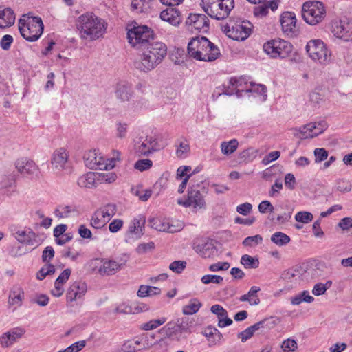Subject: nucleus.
I'll use <instances>...</instances> for the list:
<instances>
[{
  "label": "nucleus",
  "mask_w": 352,
  "mask_h": 352,
  "mask_svg": "<svg viewBox=\"0 0 352 352\" xmlns=\"http://www.w3.org/2000/svg\"><path fill=\"white\" fill-rule=\"evenodd\" d=\"M302 16L307 23L311 25H317L326 16L324 6L318 1H307L302 6Z\"/></svg>",
  "instance_id": "6e6552de"
},
{
  "label": "nucleus",
  "mask_w": 352,
  "mask_h": 352,
  "mask_svg": "<svg viewBox=\"0 0 352 352\" xmlns=\"http://www.w3.org/2000/svg\"><path fill=\"white\" fill-rule=\"evenodd\" d=\"M188 55L199 61L212 62L220 56L219 49L205 36L192 38L188 44Z\"/></svg>",
  "instance_id": "7ed1b4c3"
},
{
  "label": "nucleus",
  "mask_w": 352,
  "mask_h": 352,
  "mask_svg": "<svg viewBox=\"0 0 352 352\" xmlns=\"http://www.w3.org/2000/svg\"><path fill=\"white\" fill-rule=\"evenodd\" d=\"M258 208V211L262 214H265L268 212H273L274 210V206L269 201H261L259 204Z\"/></svg>",
  "instance_id": "680f3d73"
},
{
  "label": "nucleus",
  "mask_w": 352,
  "mask_h": 352,
  "mask_svg": "<svg viewBox=\"0 0 352 352\" xmlns=\"http://www.w3.org/2000/svg\"><path fill=\"white\" fill-rule=\"evenodd\" d=\"M300 274L299 266H296L285 271L282 276L283 278L287 282L294 284H300L301 279Z\"/></svg>",
  "instance_id": "7c9ffc66"
},
{
  "label": "nucleus",
  "mask_w": 352,
  "mask_h": 352,
  "mask_svg": "<svg viewBox=\"0 0 352 352\" xmlns=\"http://www.w3.org/2000/svg\"><path fill=\"white\" fill-rule=\"evenodd\" d=\"M54 250L52 246H47L42 253V261L49 263L54 256Z\"/></svg>",
  "instance_id": "4d7b16f0"
},
{
  "label": "nucleus",
  "mask_w": 352,
  "mask_h": 352,
  "mask_svg": "<svg viewBox=\"0 0 352 352\" xmlns=\"http://www.w3.org/2000/svg\"><path fill=\"white\" fill-rule=\"evenodd\" d=\"M13 42V38L11 35H4L1 41L0 46L4 50H8L10 48L11 44Z\"/></svg>",
  "instance_id": "774afa93"
},
{
  "label": "nucleus",
  "mask_w": 352,
  "mask_h": 352,
  "mask_svg": "<svg viewBox=\"0 0 352 352\" xmlns=\"http://www.w3.org/2000/svg\"><path fill=\"white\" fill-rule=\"evenodd\" d=\"M107 23L92 12H86L78 16L76 26L81 38L96 40L102 37L107 30Z\"/></svg>",
  "instance_id": "f257e3e1"
},
{
  "label": "nucleus",
  "mask_w": 352,
  "mask_h": 352,
  "mask_svg": "<svg viewBox=\"0 0 352 352\" xmlns=\"http://www.w3.org/2000/svg\"><path fill=\"white\" fill-rule=\"evenodd\" d=\"M299 270L301 283L309 282L318 276V270L306 264L299 266Z\"/></svg>",
  "instance_id": "c85d7f7f"
},
{
  "label": "nucleus",
  "mask_w": 352,
  "mask_h": 352,
  "mask_svg": "<svg viewBox=\"0 0 352 352\" xmlns=\"http://www.w3.org/2000/svg\"><path fill=\"white\" fill-rule=\"evenodd\" d=\"M352 185L349 182L340 179L337 182V190L342 192H348L351 190Z\"/></svg>",
  "instance_id": "052dcab7"
},
{
  "label": "nucleus",
  "mask_w": 352,
  "mask_h": 352,
  "mask_svg": "<svg viewBox=\"0 0 352 352\" xmlns=\"http://www.w3.org/2000/svg\"><path fill=\"white\" fill-rule=\"evenodd\" d=\"M161 289L157 287L142 285L138 291V296L140 298L159 295Z\"/></svg>",
  "instance_id": "f704fd0d"
},
{
  "label": "nucleus",
  "mask_w": 352,
  "mask_h": 352,
  "mask_svg": "<svg viewBox=\"0 0 352 352\" xmlns=\"http://www.w3.org/2000/svg\"><path fill=\"white\" fill-rule=\"evenodd\" d=\"M127 38L133 47L142 50L154 42L155 34L146 25H133L128 30Z\"/></svg>",
  "instance_id": "423d86ee"
},
{
  "label": "nucleus",
  "mask_w": 352,
  "mask_h": 352,
  "mask_svg": "<svg viewBox=\"0 0 352 352\" xmlns=\"http://www.w3.org/2000/svg\"><path fill=\"white\" fill-rule=\"evenodd\" d=\"M192 320L188 317H182L168 322L160 329V333L180 341L192 333Z\"/></svg>",
  "instance_id": "20e7f679"
},
{
  "label": "nucleus",
  "mask_w": 352,
  "mask_h": 352,
  "mask_svg": "<svg viewBox=\"0 0 352 352\" xmlns=\"http://www.w3.org/2000/svg\"><path fill=\"white\" fill-rule=\"evenodd\" d=\"M15 167L19 173L26 177H37L39 171L36 163L28 158L18 159L15 162Z\"/></svg>",
  "instance_id": "2eb2a0df"
},
{
  "label": "nucleus",
  "mask_w": 352,
  "mask_h": 352,
  "mask_svg": "<svg viewBox=\"0 0 352 352\" xmlns=\"http://www.w3.org/2000/svg\"><path fill=\"white\" fill-rule=\"evenodd\" d=\"M121 265L115 261L105 260L102 261V265L100 267L98 272L102 276H109L114 274L120 269Z\"/></svg>",
  "instance_id": "bb28decb"
},
{
  "label": "nucleus",
  "mask_w": 352,
  "mask_h": 352,
  "mask_svg": "<svg viewBox=\"0 0 352 352\" xmlns=\"http://www.w3.org/2000/svg\"><path fill=\"white\" fill-rule=\"evenodd\" d=\"M239 146L236 139H232L228 142H223L221 144V151L223 155H230L234 153Z\"/></svg>",
  "instance_id": "c9c22d12"
},
{
  "label": "nucleus",
  "mask_w": 352,
  "mask_h": 352,
  "mask_svg": "<svg viewBox=\"0 0 352 352\" xmlns=\"http://www.w3.org/2000/svg\"><path fill=\"white\" fill-rule=\"evenodd\" d=\"M15 21V14L10 8L0 10V28H6L12 25Z\"/></svg>",
  "instance_id": "cd10ccee"
},
{
  "label": "nucleus",
  "mask_w": 352,
  "mask_h": 352,
  "mask_svg": "<svg viewBox=\"0 0 352 352\" xmlns=\"http://www.w3.org/2000/svg\"><path fill=\"white\" fill-rule=\"evenodd\" d=\"M153 150V145H150L148 144V142H145L142 138H140L135 143V151L139 157L148 155L151 153Z\"/></svg>",
  "instance_id": "2f4dec72"
},
{
  "label": "nucleus",
  "mask_w": 352,
  "mask_h": 352,
  "mask_svg": "<svg viewBox=\"0 0 352 352\" xmlns=\"http://www.w3.org/2000/svg\"><path fill=\"white\" fill-rule=\"evenodd\" d=\"M262 240V236L259 234H256L255 236L246 237L243 241V245L244 246L254 247L261 243Z\"/></svg>",
  "instance_id": "8fccbe9b"
},
{
  "label": "nucleus",
  "mask_w": 352,
  "mask_h": 352,
  "mask_svg": "<svg viewBox=\"0 0 352 352\" xmlns=\"http://www.w3.org/2000/svg\"><path fill=\"white\" fill-rule=\"evenodd\" d=\"M186 24L192 32L197 30L206 32L209 29V19L203 14H190L186 21Z\"/></svg>",
  "instance_id": "4468645a"
},
{
  "label": "nucleus",
  "mask_w": 352,
  "mask_h": 352,
  "mask_svg": "<svg viewBox=\"0 0 352 352\" xmlns=\"http://www.w3.org/2000/svg\"><path fill=\"white\" fill-rule=\"evenodd\" d=\"M72 211H74L70 206H60L55 210L54 214L58 218L67 217Z\"/></svg>",
  "instance_id": "de8ad7c7"
},
{
  "label": "nucleus",
  "mask_w": 352,
  "mask_h": 352,
  "mask_svg": "<svg viewBox=\"0 0 352 352\" xmlns=\"http://www.w3.org/2000/svg\"><path fill=\"white\" fill-rule=\"evenodd\" d=\"M203 334L207 338L209 346L219 344L223 338L221 333L217 328L212 326L206 327Z\"/></svg>",
  "instance_id": "4be33fe9"
},
{
  "label": "nucleus",
  "mask_w": 352,
  "mask_h": 352,
  "mask_svg": "<svg viewBox=\"0 0 352 352\" xmlns=\"http://www.w3.org/2000/svg\"><path fill=\"white\" fill-rule=\"evenodd\" d=\"M152 165V161L148 159L139 160L135 163L134 168L140 171H144L150 169Z\"/></svg>",
  "instance_id": "c03bdc74"
},
{
  "label": "nucleus",
  "mask_w": 352,
  "mask_h": 352,
  "mask_svg": "<svg viewBox=\"0 0 352 352\" xmlns=\"http://www.w3.org/2000/svg\"><path fill=\"white\" fill-rule=\"evenodd\" d=\"M283 32L288 35L293 36L297 32L296 19L294 13L291 12H283L280 19Z\"/></svg>",
  "instance_id": "f3484780"
},
{
  "label": "nucleus",
  "mask_w": 352,
  "mask_h": 352,
  "mask_svg": "<svg viewBox=\"0 0 352 352\" xmlns=\"http://www.w3.org/2000/svg\"><path fill=\"white\" fill-rule=\"evenodd\" d=\"M230 267L228 262H218L209 266V270L212 272H217L220 270H227Z\"/></svg>",
  "instance_id": "69168bd1"
},
{
  "label": "nucleus",
  "mask_w": 352,
  "mask_h": 352,
  "mask_svg": "<svg viewBox=\"0 0 352 352\" xmlns=\"http://www.w3.org/2000/svg\"><path fill=\"white\" fill-rule=\"evenodd\" d=\"M87 289V284L85 282L76 281L69 287L67 292V300L73 302L83 296Z\"/></svg>",
  "instance_id": "a211bd4d"
},
{
  "label": "nucleus",
  "mask_w": 352,
  "mask_h": 352,
  "mask_svg": "<svg viewBox=\"0 0 352 352\" xmlns=\"http://www.w3.org/2000/svg\"><path fill=\"white\" fill-rule=\"evenodd\" d=\"M151 0H131V9L138 14L146 13L151 9Z\"/></svg>",
  "instance_id": "473e14b6"
},
{
  "label": "nucleus",
  "mask_w": 352,
  "mask_h": 352,
  "mask_svg": "<svg viewBox=\"0 0 352 352\" xmlns=\"http://www.w3.org/2000/svg\"><path fill=\"white\" fill-rule=\"evenodd\" d=\"M16 239L21 243L33 245L35 242L36 234L32 230H19L14 233Z\"/></svg>",
  "instance_id": "5701e85b"
},
{
  "label": "nucleus",
  "mask_w": 352,
  "mask_h": 352,
  "mask_svg": "<svg viewBox=\"0 0 352 352\" xmlns=\"http://www.w3.org/2000/svg\"><path fill=\"white\" fill-rule=\"evenodd\" d=\"M100 174L94 172H89L80 176L78 179V185L81 188H92L96 186L97 181H99Z\"/></svg>",
  "instance_id": "aec40b11"
},
{
  "label": "nucleus",
  "mask_w": 352,
  "mask_h": 352,
  "mask_svg": "<svg viewBox=\"0 0 352 352\" xmlns=\"http://www.w3.org/2000/svg\"><path fill=\"white\" fill-rule=\"evenodd\" d=\"M131 87L126 82H119L117 85L116 96L121 102H127L131 97Z\"/></svg>",
  "instance_id": "393cba45"
},
{
  "label": "nucleus",
  "mask_w": 352,
  "mask_h": 352,
  "mask_svg": "<svg viewBox=\"0 0 352 352\" xmlns=\"http://www.w3.org/2000/svg\"><path fill=\"white\" fill-rule=\"evenodd\" d=\"M10 337V340L13 343L17 339L20 338L25 333L24 329L21 328L13 329L6 332Z\"/></svg>",
  "instance_id": "bf43d9fd"
},
{
  "label": "nucleus",
  "mask_w": 352,
  "mask_h": 352,
  "mask_svg": "<svg viewBox=\"0 0 352 352\" xmlns=\"http://www.w3.org/2000/svg\"><path fill=\"white\" fill-rule=\"evenodd\" d=\"M201 6L211 18L223 20L234 7V0H201Z\"/></svg>",
  "instance_id": "39448f33"
},
{
  "label": "nucleus",
  "mask_w": 352,
  "mask_h": 352,
  "mask_svg": "<svg viewBox=\"0 0 352 352\" xmlns=\"http://www.w3.org/2000/svg\"><path fill=\"white\" fill-rule=\"evenodd\" d=\"M195 250L203 258H210L214 256L217 252V248L212 241H207L201 245H197L195 247Z\"/></svg>",
  "instance_id": "b1692460"
},
{
  "label": "nucleus",
  "mask_w": 352,
  "mask_h": 352,
  "mask_svg": "<svg viewBox=\"0 0 352 352\" xmlns=\"http://www.w3.org/2000/svg\"><path fill=\"white\" fill-rule=\"evenodd\" d=\"M327 128L324 121L311 122L299 128L293 129L294 135L300 139L313 138L323 133Z\"/></svg>",
  "instance_id": "f8f14e48"
},
{
  "label": "nucleus",
  "mask_w": 352,
  "mask_h": 352,
  "mask_svg": "<svg viewBox=\"0 0 352 352\" xmlns=\"http://www.w3.org/2000/svg\"><path fill=\"white\" fill-rule=\"evenodd\" d=\"M160 18L173 25H177L181 22L179 12L173 8H168L161 12Z\"/></svg>",
  "instance_id": "a878e982"
},
{
  "label": "nucleus",
  "mask_w": 352,
  "mask_h": 352,
  "mask_svg": "<svg viewBox=\"0 0 352 352\" xmlns=\"http://www.w3.org/2000/svg\"><path fill=\"white\" fill-rule=\"evenodd\" d=\"M313 218V214L309 212H298L295 216L296 221L303 223L311 222Z\"/></svg>",
  "instance_id": "09e8293b"
},
{
  "label": "nucleus",
  "mask_w": 352,
  "mask_h": 352,
  "mask_svg": "<svg viewBox=\"0 0 352 352\" xmlns=\"http://www.w3.org/2000/svg\"><path fill=\"white\" fill-rule=\"evenodd\" d=\"M271 241L278 246H283L289 243L290 237L283 232H277L271 236Z\"/></svg>",
  "instance_id": "58836bf2"
},
{
  "label": "nucleus",
  "mask_w": 352,
  "mask_h": 352,
  "mask_svg": "<svg viewBox=\"0 0 352 352\" xmlns=\"http://www.w3.org/2000/svg\"><path fill=\"white\" fill-rule=\"evenodd\" d=\"M69 154L64 148H59L54 151L52 154L51 163L53 168L58 170H63L68 161Z\"/></svg>",
  "instance_id": "6ab92c4d"
},
{
  "label": "nucleus",
  "mask_w": 352,
  "mask_h": 352,
  "mask_svg": "<svg viewBox=\"0 0 352 352\" xmlns=\"http://www.w3.org/2000/svg\"><path fill=\"white\" fill-rule=\"evenodd\" d=\"M201 307V303L197 298H193L189 304L183 307L182 312L185 315H191L197 313Z\"/></svg>",
  "instance_id": "e433bc0d"
},
{
  "label": "nucleus",
  "mask_w": 352,
  "mask_h": 352,
  "mask_svg": "<svg viewBox=\"0 0 352 352\" xmlns=\"http://www.w3.org/2000/svg\"><path fill=\"white\" fill-rule=\"evenodd\" d=\"M298 347L297 342L294 339L288 338L284 340L281 344V348L284 352L294 351Z\"/></svg>",
  "instance_id": "49530a36"
},
{
  "label": "nucleus",
  "mask_w": 352,
  "mask_h": 352,
  "mask_svg": "<svg viewBox=\"0 0 352 352\" xmlns=\"http://www.w3.org/2000/svg\"><path fill=\"white\" fill-rule=\"evenodd\" d=\"M184 228V223L182 221L168 222L166 232L175 233L182 230Z\"/></svg>",
  "instance_id": "6e6d98bb"
},
{
  "label": "nucleus",
  "mask_w": 352,
  "mask_h": 352,
  "mask_svg": "<svg viewBox=\"0 0 352 352\" xmlns=\"http://www.w3.org/2000/svg\"><path fill=\"white\" fill-rule=\"evenodd\" d=\"M314 155H315V162L320 163L328 157V151L322 148H316L314 150Z\"/></svg>",
  "instance_id": "5fc2aeb1"
},
{
  "label": "nucleus",
  "mask_w": 352,
  "mask_h": 352,
  "mask_svg": "<svg viewBox=\"0 0 352 352\" xmlns=\"http://www.w3.org/2000/svg\"><path fill=\"white\" fill-rule=\"evenodd\" d=\"M280 155V153L278 151H272L264 157L262 163L264 165H267L270 162L276 160Z\"/></svg>",
  "instance_id": "0e129e2a"
},
{
  "label": "nucleus",
  "mask_w": 352,
  "mask_h": 352,
  "mask_svg": "<svg viewBox=\"0 0 352 352\" xmlns=\"http://www.w3.org/2000/svg\"><path fill=\"white\" fill-rule=\"evenodd\" d=\"M85 344L86 342L81 340L72 344L65 349L67 352H78L85 346Z\"/></svg>",
  "instance_id": "338daca9"
},
{
  "label": "nucleus",
  "mask_w": 352,
  "mask_h": 352,
  "mask_svg": "<svg viewBox=\"0 0 352 352\" xmlns=\"http://www.w3.org/2000/svg\"><path fill=\"white\" fill-rule=\"evenodd\" d=\"M166 321V318H161L157 320H151L148 322L144 323L142 324V329L144 330H152L154 329L159 326L163 324Z\"/></svg>",
  "instance_id": "37998d69"
},
{
  "label": "nucleus",
  "mask_w": 352,
  "mask_h": 352,
  "mask_svg": "<svg viewBox=\"0 0 352 352\" xmlns=\"http://www.w3.org/2000/svg\"><path fill=\"white\" fill-rule=\"evenodd\" d=\"M223 32L230 38L236 41L246 39L251 33L250 23L245 21L227 23L223 26Z\"/></svg>",
  "instance_id": "9b49d317"
},
{
  "label": "nucleus",
  "mask_w": 352,
  "mask_h": 352,
  "mask_svg": "<svg viewBox=\"0 0 352 352\" xmlns=\"http://www.w3.org/2000/svg\"><path fill=\"white\" fill-rule=\"evenodd\" d=\"M211 311L216 314L219 320L222 318H226L228 316V312L227 311L220 305H214L210 308Z\"/></svg>",
  "instance_id": "13d9d810"
},
{
  "label": "nucleus",
  "mask_w": 352,
  "mask_h": 352,
  "mask_svg": "<svg viewBox=\"0 0 352 352\" xmlns=\"http://www.w3.org/2000/svg\"><path fill=\"white\" fill-rule=\"evenodd\" d=\"M43 23L40 17H28L21 19L19 29L21 36L28 41H35L39 38L43 32Z\"/></svg>",
  "instance_id": "0eeeda50"
},
{
  "label": "nucleus",
  "mask_w": 352,
  "mask_h": 352,
  "mask_svg": "<svg viewBox=\"0 0 352 352\" xmlns=\"http://www.w3.org/2000/svg\"><path fill=\"white\" fill-rule=\"evenodd\" d=\"M107 221L100 216V214H98V211H96L92 216L91 219V225L92 227L96 229H100L103 228Z\"/></svg>",
  "instance_id": "79ce46f5"
},
{
  "label": "nucleus",
  "mask_w": 352,
  "mask_h": 352,
  "mask_svg": "<svg viewBox=\"0 0 352 352\" xmlns=\"http://www.w3.org/2000/svg\"><path fill=\"white\" fill-rule=\"evenodd\" d=\"M309 56L321 64H327L331 60V52L321 40H311L306 45Z\"/></svg>",
  "instance_id": "9d476101"
},
{
  "label": "nucleus",
  "mask_w": 352,
  "mask_h": 352,
  "mask_svg": "<svg viewBox=\"0 0 352 352\" xmlns=\"http://www.w3.org/2000/svg\"><path fill=\"white\" fill-rule=\"evenodd\" d=\"M85 159L86 161V165L89 166L91 169H96L98 168L99 169H102V167L100 166H103L104 159L102 157H98L95 151H89L85 155Z\"/></svg>",
  "instance_id": "c756f323"
},
{
  "label": "nucleus",
  "mask_w": 352,
  "mask_h": 352,
  "mask_svg": "<svg viewBox=\"0 0 352 352\" xmlns=\"http://www.w3.org/2000/svg\"><path fill=\"white\" fill-rule=\"evenodd\" d=\"M323 101V96L319 92L313 91L309 94V102L314 105L317 106Z\"/></svg>",
  "instance_id": "e2e57ef3"
},
{
  "label": "nucleus",
  "mask_w": 352,
  "mask_h": 352,
  "mask_svg": "<svg viewBox=\"0 0 352 352\" xmlns=\"http://www.w3.org/2000/svg\"><path fill=\"white\" fill-rule=\"evenodd\" d=\"M55 267L54 265L47 263L36 274V278L38 280H43L47 275H51L55 272Z\"/></svg>",
  "instance_id": "a19ab883"
},
{
  "label": "nucleus",
  "mask_w": 352,
  "mask_h": 352,
  "mask_svg": "<svg viewBox=\"0 0 352 352\" xmlns=\"http://www.w3.org/2000/svg\"><path fill=\"white\" fill-rule=\"evenodd\" d=\"M151 227L161 232H166L168 222L160 219H153L150 221Z\"/></svg>",
  "instance_id": "3c124183"
},
{
  "label": "nucleus",
  "mask_w": 352,
  "mask_h": 352,
  "mask_svg": "<svg viewBox=\"0 0 352 352\" xmlns=\"http://www.w3.org/2000/svg\"><path fill=\"white\" fill-rule=\"evenodd\" d=\"M142 54L134 62L137 69L147 72L158 65L166 55L167 48L161 42H152L151 45L142 50Z\"/></svg>",
  "instance_id": "f03ea898"
},
{
  "label": "nucleus",
  "mask_w": 352,
  "mask_h": 352,
  "mask_svg": "<svg viewBox=\"0 0 352 352\" xmlns=\"http://www.w3.org/2000/svg\"><path fill=\"white\" fill-rule=\"evenodd\" d=\"M292 45L285 40L272 39L263 45L264 52L270 57L285 58L292 53Z\"/></svg>",
  "instance_id": "1a4fd4ad"
},
{
  "label": "nucleus",
  "mask_w": 352,
  "mask_h": 352,
  "mask_svg": "<svg viewBox=\"0 0 352 352\" xmlns=\"http://www.w3.org/2000/svg\"><path fill=\"white\" fill-rule=\"evenodd\" d=\"M223 278L219 275L208 274L201 277V280L204 284L216 283L220 284L222 283Z\"/></svg>",
  "instance_id": "a18cd8bd"
},
{
  "label": "nucleus",
  "mask_w": 352,
  "mask_h": 352,
  "mask_svg": "<svg viewBox=\"0 0 352 352\" xmlns=\"http://www.w3.org/2000/svg\"><path fill=\"white\" fill-rule=\"evenodd\" d=\"M144 219L141 221L140 219L135 218L129 227V232L140 236L142 234V228L144 226Z\"/></svg>",
  "instance_id": "ea45409f"
},
{
  "label": "nucleus",
  "mask_w": 352,
  "mask_h": 352,
  "mask_svg": "<svg viewBox=\"0 0 352 352\" xmlns=\"http://www.w3.org/2000/svg\"><path fill=\"white\" fill-rule=\"evenodd\" d=\"M177 203L186 208L192 206L194 209H202L206 206L204 196L195 185L190 187L188 198L185 200L178 199Z\"/></svg>",
  "instance_id": "ddd939ff"
},
{
  "label": "nucleus",
  "mask_w": 352,
  "mask_h": 352,
  "mask_svg": "<svg viewBox=\"0 0 352 352\" xmlns=\"http://www.w3.org/2000/svg\"><path fill=\"white\" fill-rule=\"evenodd\" d=\"M241 263L245 268L256 269L259 266V261L256 257H252L248 254H244L241 258Z\"/></svg>",
  "instance_id": "4c0bfd02"
},
{
  "label": "nucleus",
  "mask_w": 352,
  "mask_h": 352,
  "mask_svg": "<svg viewBox=\"0 0 352 352\" xmlns=\"http://www.w3.org/2000/svg\"><path fill=\"white\" fill-rule=\"evenodd\" d=\"M139 344V341L128 340L123 344L121 351L123 352H135L137 351V346Z\"/></svg>",
  "instance_id": "864d4df0"
},
{
  "label": "nucleus",
  "mask_w": 352,
  "mask_h": 352,
  "mask_svg": "<svg viewBox=\"0 0 352 352\" xmlns=\"http://www.w3.org/2000/svg\"><path fill=\"white\" fill-rule=\"evenodd\" d=\"M98 214H100L106 221L109 222L110 219L114 216L117 211V206L114 204H107L98 210Z\"/></svg>",
  "instance_id": "72a5a7b5"
},
{
  "label": "nucleus",
  "mask_w": 352,
  "mask_h": 352,
  "mask_svg": "<svg viewBox=\"0 0 352 352\" xmlns=\"http://www.w3.org/2000/svg\"><path fill=\"white\" fill-rule=\"evenodd\" d=\"M186 267V262L184 261H175L169 265V269L173 272L180 274Z\"/></svg>",
  "instance_id": "603ef678"
},
{
  "label": "nucleus",
  "mask_w": 352,
  "mask_h": 352,
  "mask_svg": "<svg viewBox=\"0 0 352 352\" xmlns=\"http://www.w3.org/2000/svg\"><path fill=\"white\" fill-rule=\"evenodd\" d=\"M24 299V291L19 285H14L10 292L8 304L10 306H21Z\"/></svg>",
  "instance_id": "412c9836"
},
{
  "label": "nucleus",
  "mask_w": 352,
  "mask_h": 352,
  "mask_svg": "<svg viewBox=\"0 0 352 352\" xmlns=\"http://www.w3.org/2000/svg\"><path fill=\"white\" fill-rule=\"evenodd\" d=\"M332 32L346 41H352V21H340L332 25Z\"/></svg>",
  "instance_id": "dca6fc26"
}]
</instances>
